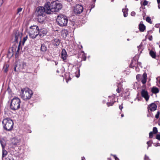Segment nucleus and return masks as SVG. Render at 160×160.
I'll list each match as a JSON object with an SVG mask.
<instances>
[{
  "mask_svg": "<svg viewBox=\"0 0 160 160\" xmlns=\"http://www.w3.org/2000/svg\"><path fill=\"white\" fill-rule=\"evenodd\" d=\"M45 7L48 14H50L51 12H58L62 8V4L58 1H54L51 3L48 2L45 3Z\"/></svg>",
  "mask_w": 160,
  "mask_h": 160,
  "instance_id": "nucleus-1",
  "label": "nucleus"
},
{
  "mask_svg": "<svg viewBox=\"0 0 160 160\" xmlns=\"http://www.w3.org/2000/svg\"><path fill=\"white\" fill-rule=\"evenodd\" d=\"M20 94L22 98L24 100H26L31 98L33 94V92L29 88H25L21 89Z\"/></svg>",
  "mask_w": 160,
  "mask_h": 160,
  "instance_id": "nucleus-2",
  "label": "nucleus"
},
{
  "mask_svg": "<svg viewBox=\"0 0 160 160\" xmlns=\"http://www.w3.org/2000/svg\"><path fill=\"white\" fill-rule=\"evenodd\" d=\"M2 123L4 129L7 131L11 130L13 128V122L9 118H7L4 119L2 121Z\"/></svg>",
  "mask_w": 160,
  "mask_h": 160,
  "instance_id": "nucleus-3",
  "label": "nucleus"
},
{
  "mask_svg": "<svg viewBox=\"0 0 160 160\" xmlns=\"http://www.w3.org/2000/svg\"><path fill=\"white\" fill-rule=\"evenodd\" d=\"M21 103L20 99L18 98H14L11 101L10 108L13 110L15 111L20 108Z\"/></svg>",
  "mask_w": 160,
  "mask_h": 160,
  "instance_id": "nucleus-4",
  "label": "nucleus"
},
{
  "mask_svg": "<svg viewBox=\"0 0 160 160\" xmlns=\"http://www.w3.org/2000/svg\"><path fill=\"white\" fill-rule=\"evenodd\" d=\"M39 27L37 26H33L30 27L28 32L30 37L32 39H35L38 36Z\"/></svg>",
  "mask_w": 160,
  "mask_h": 160,
  "instance_id": "nucleus-5",
  "label": "nucleus"
},
{
  "mask_svg": "<svg viewBox=\"0 0 160 160\" xmlns=\"http://www.w3.org/2000/svg\"><path fill=\"white\" fill-rule=\"evenodd\" d=\"M46 10L45 7V4L44 7H39L37 10L36 13L37 16V17H40L39 18L40 19H42L41 17H43V15H44L46 13L48 14V12L46 11Z\"/></svg>",
  "mask_w": 160,
  "mask_h": 160,
  "instance_id": "nucleus-6",
  "label": "nucleus"
},
{
  "mask_svg": "<svg viewBox=\"0 0 160 160\" xmlns=\"http://www.w3.org/2000/svg\"><path fill=\"white\" fill-rule=\"evenodd\" d=\"M48 32V30L46 28H41L40 29L39 28L38 36L40 38H42L47 35Z\"/></svg>",
  "mask_w": 160,
  "mask_h": 160,
  "instance_id": "nucleus-7",
  "label": "nucleus"
},
{
  "mask_svg": "<svg viewBox=\"0 0 160 160\" xmlns=\"http://www.w3.org/2000/svg\"><path fill=\"white\" fill-rule=\"evenodd\" d=\"M83 10V8L82 5H77L74 8V12L76 14H80Z\"/></svg>",
  "mask_w": 160,
  "mask_h": 160,
  "instance_id": "nucleus-8",
  "label": "nucleus"
},
{
  "mask_svg": "<svg viewBox=\"0 0 160 160\" xmlns=\"http://www.w3.org/2000/svg\"><path fill=\"white\" fill-rule=\"evenodd\" d=\"M15 39L14 41L16 42H18V40L20 39L21 40V38L22 36V33L20 32L18 30L16 31L14 33Z\"/></svg>",
  "mask_w": 160,
  "mask_h": 160,
  "instance_id": "nucleus-9",
  "label": "nucleus"
},
{
  "mask_svg": "<svg viewBox=\"0 0 160 160\" xmlns=\"http://www.w3.org/2000/svg\"><path fill=\"white\" fill-rule=\"evenodd\" d=\"M141 96L144 98L147 101H148L149 96L147 91L145 89H142L141 92Z\"/></svg>",
  "mask_w": 160,
  "mask_h": 160,
  "instance_id": "nucleus-10",
  "label": "nucleus"
},
{
  "mask_svg": "<svg viewBox=\"0 0 160 160\" xmlns=\"http://www.w3.org/2000/svg\"><path fill=\"white\" fill-rule=\"evenodd\" d=\"M21 142V140L20 138L15 137L12 140V144L15 146L20 145Z\"/></svg>",
  "mask_w": 160,
  "mask_h": 160,
  "instance_id": "nucleus-11",
  "label": "nucleus"
},
{
  "mask_svg": "<svg viewBox=\"0 0 160 160\" xmlns=\"http://www.w3.org/2000/svg\"><path fill=\"white\" fill-rule=\"evenodd\" d=\"M157 108V105L154 103H151L148 106V111L150 110L151 112H152L156 110Z\"/></svg>",
  "mask_w": 160,
  "mask_h": 160,
  "instance_id": "nucleus-12",
  "label": "nucleus"
},
{
  "mask_svg": "<svg viewBox=\"0 0 160 160\" xmlns=\"http://www.w3.org/2000/svg\"><path fill=\"white\" fill-rule=\"evenodd\" d=\"M57 23L59 26L63 27L67 25L68 21H56Z\"/></svg>",
  "mask_w": 160,
  "mask_h": 160,
  "instance_id": "nucleus-13",
  "label": "nucleus"
},
{
  "mask_svg": "<svg viewBox=\"0 0 160 160\" xmlns=\"http://www.w3.org/2000/svg\"><path fill=\"white\" fill-rule=\"evenodd\" d=\"M62 58L63 59V61L65 62V60L67 59V53L65 49L62 50L61 53Z\"/></svg>",
  "mask_w": 160,
  "mask_h": 160,
  "instance_id": "nucleus-14",
  "label": "nucleus"
},
{
  "mask_svg": "<svg viewBox=\"0 0 160 160\" xmlns=\"http://www.w3.org/2000/svg\"><path fill=\"white\" fill-rule=\"evenodd\" d=\"M147 74L146 72H144L142 75V78L141 79L142 83L144 84L147 81Z\"/></svg>",
  "mask_w": 160,
  "mask_h": 160,
  "instance_id": "nucleus-15",
  "label": "nucleus"
},
{
  "mask_svg": "<svg viewBox=\"0 0 160 160\" xmlns=\"http://www.w3.org/2000/svg\"><path fill=\"white\" fill-rule=\"evenodd\" d=\"M56 20H68L67 17L61 14L58 16Z\"/></svg>",
  "mask_w": 160,
  "mask_h": 160,
  "instance_id": "nucleus-16",
  "label": "nucleus"
},
{
  "mask_svg": "<svg viewBox=\"0 0 160 160\" xmlns=\"http://www.w3.org/2000/svg\"><path fill=\"white\" fill-rule=\"evenodd\" d=\"M52 44L54 46L57 47L58 46L60 43V41L58 39H55L53 40L52 42Z\"/></svg>",
  "mask_w": 160,
  "mask_h": 160,
  "instance_id": "nucleus-17",
  "label": "nucleus"
},
{
  "mask_svg": "<svg viewBox=\"0 0 160 160\" xmlns=\"http://www.w3.org/2000/svg\"><path fill=\"white\" fill-rule=\"evenodd\" d=\"M145 28V27L142 23V22L141 21L139 25V29L140 31L143 32Z\"/></svg>",
  "mask_w": 160,
  "mask_h": 160,
  "instance_id": "nucleus-18",
  "label": "nucleus"
},
{
  "mask_svg": "<svg viewBox=\"0 0 160 160\" xmlns=\"http://www.w3.org/2000/svg\"><path fill=\"white\" fill-rule=\"evenodd\" d=\"M68 34V31L66 30H62L61 32V35L63 38H65Z\"/></svg>",
  "mask_w": 160,
  "mask_h": 160,
  "instance_id": "nucleus-19",
  "label": "nucleus"
},
{
  "mask_svg": "<svg viewBox=\"0 0 160 160\" xmlns=\"http://www.w3.org/2000/svg\"><path fill=\"white\" fill-rule=\"evenodd\" d=\"M40 49L42 52H45L47 50V47L44 44H42Z\"/></svg>",
  "mask_w": 160,
  "mask_h": 160,
  "instance_id": "nucleus-20",
  "label": "nucleus"
},
{
  "mask_svg": "<svg viewBox=\"0 0 160 160\" xmlns=\"http://www.w3.org/2000/svg\"><path fill=\"white\" fill-rule=\"evenodd\" d=\"M151 91L152 93L154 94L157 93L159 92V89L156 87H153L152 88Z\"/></svg>",
  "mask_w": 160,
  "mask_h": 160,
  "instance_id": "nucleus-21",
  "label": "nucleus"
},
{
  "mask_svg": "<svg viewBox=\"0 0 160 160\" xmlns=\"http://www.w3.org/2000/svg\"><path fill=\"white\" fill-rule=\"evenodd\" d=\"M128 9L125 8L122 9V12L123 13V16L125 17H127L128 15Z\"/></svg>",
  "mask_w": 160,
  "mask_h": 160,
  "instance_id": "nucleus-22",
  "label": "nucleus"
},
{
  "mask_svg": "<svg viewBox=\"0 0 160 160\" xmlns=\"http://www.w3.org/2000/svg\"><path fill=\"white\" fill-rule=\"evenodd\" d=\"M149 54L152 58H156V53L153 51L151 50L149 52Z\"/></svg>",
  "mask_w": 160,
  "mask_h": 160,
  "instance_id": "nucleus-23",
  "label": "nucleus"
},
{
  "mask_svg": "<svg viewBox=\"0 0 160 160\" xmlns=\"http://www.w3.org/2000/svg\"><path fill=\"white\" fill-rule=\"evenodd\" d=\"M8 154V152L4 148L2 149V159H3L4 157H6Z\"/></svg>",
  "mask_w": 160,
  "mask_h": 160,
  "instance_id": "nucleus-24",
  "label": "nucleus"
},
{
  "mask_svg": "<svg viewBox=\"0 0 160 160\" xmlns=\"http://www.w3.org/2000/svg\"><path fill=\"white\" fill-rule=\"evenodd\" d=\"M9 67V65L8 64L6 65L4 67V71L5 72H7L8 71V68Z\"/></svg>",
  "mask_w": 160,
  "mask_h": 160,
  "instance_id": "nucleus-25",
  "label": "nucleus"
},
{
  "mask_svg": "<svg viewBox=\"0 0 160 160\" xmlns=\"http://www.w3.org/2000/svg\"><path fill=\"white\" fill-rule=\"evenodd\" d=\"M152 132L154 134H156L158 132L157 128L156 127H154L153 128Z\"/></svg>",
  "mask_w": 160,
  "mask_h": 160,
  "instance_id": "nucleus-26",
  "label": "nucleus"
},
{
  "mask_svg": "<svg viewBox=\"0 0 160 160\" xmlns=\"http://www.w3.org/2000/svg\"><path fill=\"white\" fill-rule=\"evenodd\" d=\"M28 38V37L27 35L25 37H24L23 38V41H22V45H24V43L25 42V41L27 40Z\"/></svg>",
  "mask_w": 160,
  "mask_h": 160,
  "instance_id": "nucleus-27",
  "label": "nucleus"
},
{
  "mask_svg": "<svg viewBox=\"0 0 160 160\" xmlns=\"http://www.w3.org/2000/svg\"><path fill=\"white\" fill-rule=\"evenodd\" d=\"M21 40H20L19 41V44L18 46V49L17 50V52H19V51L20 49L21 48Z\"/></svg>",
  "mask_w": 160,
  "mask_h": 160,
  "instance_id": "nucleus-28",
  "label": "nucleus"
},
{
  "mask_svg": "<svg viewBox=\"0 0 160 160\" xmlns=\"http://www.w3.org/2000/svg\"><path fill=\"white\" fill-rule=\"evenodd\" d=\"M114 102H115L112 101L110 102H108L107 103V104L108 107H109L110 106H112Z\"/></svg>",
  "mask_w": 160,
  "mask_h": 160,
  "instance_id": "nucleus-29",
  "label": "nucleus"
},
{
  "mask_svg": "<svg viewBox=\"0 0 160 160\" xmlns=\"http://www.w3.org/2000/svg\"><path fill=\"white\" fill-rule=\"evenodd\" d=\"M141 78V75H140V74L137 75L136 76V79L138 81H139L140 80Z\"/></svg>",
  "mask_w": 160,
  "mask_h": 160,
  "instance_id": "nucleus-30",
  "label": "nucleus"
},
{
  "mask_svg": "<svg viewBox=\"0 0 160 160\" xmlns=\"http://www.w3.org/2000/svg\"><path fill=\"white\" fill-rule=\"evenodd\" d=\"M118 87L117 89H116V91L118 93H120L122 90V88L119 87L118 86H117Z\"/></svg>",
  "mask_w": 160,
  "mask_h": 160,
  "instance_id": "nucleus-31",
  "label": "nucleus"
},
{
  "mask_svg": "<svg viewBox=\"0 0 160 160\" xmlns=\"http://www.w3.org/2000/svg\"><path fill=\"white\" fill-rule=\"evenodd\" d=\"M153 132H151L149 133V137L150 138H152L153 137Z\"/></svg>",
  "mask_w": 160,
  "mask_h": 160,
  "instance_id": "nucleus-32",
  "label": "nucleus"
},
{
  "mask_svg": "<svg viewBox=\"0 0 160 160\" xmlns=\"http://www.w3.org/2000/svg\"><path fill=\"white\" fill-rule=\"evenodd\" d=\"M159 115H160V112L159 111H158L157 112V113L155 115V118H156L157 119L159 117Z\"/></svg>",
  "mask_w": 160,
  "mask_h": 160,
  "instance_id": "nucleus-33",
  "label": "nucleus"
},
{
  "mask_svg": "<svg viewBox=\"0 0 160 160\" xmlns=\"http://www.w3.org/2000/svg\"><path fill=\"white\" fill-rule=\"evenodd\" d=\"M0 143L2 147V149L4 148L5 147V144L2 141H0Z\"/></svg>",
  "mask_w": 160,
  "mask_h": 160,
  "instance_id": "nucleus-34",
  "label": "nucleus"
},
{
  "mask_svg": "<svg viewBox=\"0 0 160 160\" xmlns=\"http://www.w3.org/2000/svg\"><path fill=\"white\" fill-rule=\"evenodd\" d=\"M145 16H143V18L144 19H145V18H146V20H151V18L147 16L146 17H145Z\"/></svg>",
  "mask_w": 160,
  "mask_h": 160,
  "instance_id": "nucleus-35",
  "label": "nucleus"
},
{
  "mask_svg": "<svg viewBox=\"0 0 160 160\" xmlns=\"http://www.w3.org/2000/svg\"><path fill=\"white\" fill-rule=\"evenodd\" d=\"M144 160H150V159H149L148 157L146 155H145L144 158Z\"/></svg>",
  "mask_w": 160,
  "mask_h": 160,
  "instance_id": "nucleus-36",
  "label": "nucleus"
},
{
  "mask_svg": "<svg viewBox=\"0 0 160 160\" xmlns=\"http://www.w3.org/2000/svg\"><path fill=\"white\" fill-rule=\"evenodd\" d=\"M148 1L146 0L144 1L142 3V5L144 6L147 5L148 4Z\"/></svg>",
  "mask_w": 160,
  "mask_h": 160,
  "instance_id": "nucleus-37",
  "label": "nucleus"
},
{
  "mask_svg": "<svg viewBox=\"0 0 160 160\" xmlns=\"http://www.w3.org/2000/svg\"><path fill=\"white\" fill-rule=\"evenodd\" d=\"M156 138L159 140H160V135L157 134L156 136Z\"/></svg>",
  "mask_w": 160,
  "mask_h": 160,
  "instance_id": "nucleus-38",
  "label": "nucleus"
},
{
  "mask_svg": "<svg viewBox=\"0 0 160 160\" xmlns=\"http://www.w3.org/2000/svg\"><path fill=\"white\" fill-rule=\"evenodd\" d=\"M123 104L122 103L121 105H119V109L122 111V109L123 107L122 106Z\"/></svg>",
  "mask_w": 160,
  "mask_h": 160,
  "instance_id": "nucleus-39",
  "label": "nucleus"
},
{
  "mask_svg": "<svg viewBox=\"0 0 160 160\" xmlns=\"http://www.w3.org/2000/svg\"><path fill=\"white\" fill-rule=\"evenodd\" d=\"M136 14V13L135 12H131V15L132 16H135Z\"/></svg>",
  "mask_w": 160,
  "mask_h": 160,
  "instance_id": "nucleus-40",
  "label": "nucleus"
},
{
  "mask_svg": "<svg viewBox=\"0 0 160 160\" xmlns=\"http://www.w3.org/2000/svg\"><path fill=\"white\" fill-rule=\"evenodd\" d=\"M157 1L158 3V7L159 8H160V0H157Z\"/></svg>",
  "mask_w": 160,
  "mask_h": 160,
  "instance_id": "nucleus-41",
  "label": "nucleus"
},
{
  "mask_svg": "<svg viewBox=\"0 0 160 160\" xmlns=\"http://www.w3.org/2000/svg\"><path fill=\"white\" fill-rule=\"evenodd\" d=\"M22 10V8H19L17 9V12L18 13L19 12H21Z\"/></svg>",
  "mask_w": 160,
  "mask_h": 160,
  "instance_id": "nucleus-42",
  "label": "nucleus"
},
{
  "mask_svg": "<svg viewBox=\"0 0 160 160\" xmlns=\"http://www.w3.org/2000/svg\"><path fill=\"white\" fill-rule=\"evenodd\" d=\"M82 52L83 53L82 56H84V58L83 59V60H84L85 61L86 59V57L84 55V53L83 51H82Z\"/></svg>",
  "mask_w": 160,
  "mask_h": 160,
  "instance_id": "nucleus-43",
  "label": "nucleus"
},
{
  "mask_svg": "<svg viewBox=\"0 0 160 160\" xmlns=\"http://www.w3.org/2000/svg\"><path fill=\"white\" fill-rule=\"evenodd\" d=\"M150 143V142L149 141H148V142H147V144H148V148H147V149H148V148L149 147H150V146H151V145H150L149 144V143Z\"/></svg>",
  "mask_w": 160,
  "mask_h": 160,
  "instance_id": "nucleus-44",
  "label": "nucleus"
},
{
  "mask_svg": "<svg viewBox=\"0 0 160 160\" xmlns=\"http://www.w3.org/2000/svg\"><path fill=\"white\" fill-rule=\"evenodd\" d=\"M142 47V45L141 44L139 46H138V51L139 50V49H141V48Z\"/></svg>",
  "mask_w": 160,
  "mask_h": 160,
  "instance_id": "nucleus-45",
  "label": "nucleus"
},
{
  "mask_svg": "<svg viewBox=\"0 0 160 160\" xmlns=\"http://www.w3.org/2000/svg\"><path fill=\"white\" fill-rule=\"evenodd\" d=\"M114 157L115 160H119V158H118L117 157H116V156L115 155H114Z\"/></svg>",
  "mask_w": 160,
  "mask_h": 160,
  "instance_id": "nucleus-46",
  "label": "nucleus"
},
{
  "mask_svg": "<svg viewBox=\"0 0 160 160\" xmlns=\"http://www.w3.org/2000/svg\"><path fill=\"white\" fill-rule=\"evenodd\" d=\"M152 36H150L149 37V38H148V39H149V40L151 41V40H152Z\"/></svg>",
  "mask_w": 160,
  "mask_h": 160,
  "instance_id": "nucleus-47",
  "label": "nucleus"
},
{
  "mask_svg": "<svg viewBox=\"0 0 160 160\" xmlns=\"http://www.w3.org/2000/svg\"><path fill=\"white\" fill-rule=\"evenodd\" d=\"M82 160H85V158L84 157H82Z\"/></svg>",
  "mask_w": 160,
  "mask_h": 160,
  "instance_id": "nucleus-48",
  "label": "nucleus"
},
{
  "mask_svg": "<svg viewBox=\"0 0 160 160\" xmlns=\"http://www.w3.org/2000/svg\"><path fill=\"white\" fill-rule=\"evenodd\" d=\"M148 22L150 23H152V21H147Z\"/></svg>",
  "mask_w": 160,
  "mask_h": 160,
  "instance_id": "nucleus-49",
  "label": "nucleus"
},
{
  "mask_svg": "<svg viewBox=\"0 0 160 160\" xmlns=\"http://www.w3.org/2000/svg\"><path fill=\"white\" fill-rule=\"evenodd\" d=\"M79 48H82V45L79 46Z\"/></svg>",
  "mask_w": 160,
  "mask_h": 160,
  "instance_id": "nucleus-50",
  "label": "nucleus"
},
{
  "mask_svg": "<svg viewBox=\"0 0 160 160\" xmlns=\"http://www.w3.org/2000/svg\"><path fill=\"white\" fill-rule=\"evenodd\" d=\"M158 125L160 126V120H159L158 121Z\"/></svg>",
  "mask_w": 160,
  "mask_h": 160,
  "instance_id": "nucleus-51",
  "label": "nucleus"
},
{
  "mask_svg": "<svg viewBox=\"0 0 160 160\" xmlns=\"http://www.w3.org/2000/svg\"><path fill=\"white\" fill-rule=\"evenodd\" d=\"M141 64V63L140 62H138V64L139 65V66H140Z\"/></svg>",
  "mask_w": 160,
  "mask_h": 160,
  "instance_id": "nucleus-52",
  "label": "nucleus"
},
{
  "mask_svg": "<svg viewBox=\"0 0 160 160\" xmlns=\"http://www.w3.org/2000/svg\"><path fill=\"white\" fill-rule=\"evenodd\" d=\"M66 1L68 2H70L72 1V0H65Z\"/></svg>",
  "mask_w": 160,
  "mask_h": 160,
  "instance_id": "nucleus-53",
  "label": "nucleus"
},
{
  "mask_svg": "<svg viewBox=\"0 0 160 160\" xmlns=\"http://www.w3.org/2000/svg\"><path fill=\"white\" fill-rule=\"evenodd\" d=\"M55 62V65H57L58 64V62Z\"/></svg>",
  "mask_w": 160,
  "mask_h": 160,
  "instance_id": "nucleus-54",
  "label": "nucleus"
},
{
  "mask_svg": "<svg viewBox=\"0 0 160 160\" xmlns=\"http://www.w3.org/2000/svg\"><path fill=\"white\" fill-rule=\"evenodd\" d=\"M44 21H39V22H40V23H42Z\"/></svg>",
  "mask_w": 160,
  "mask_h": 160,
  "instance_id": "nucleus-55",
  "label": "nucleus"
},
{
  "mask_svg": "<svg viewBox=\"0 0 160 160\" xmlns=\"http://www.w3.org/2000/svg\"><path fill=\"white\" fill-rule=\"evenodd\" d=\"M124 117V115H123V114H122L121 115V117Z\"/></svg>",
  "mask_w": 160,
  "mask_h": 160,
  "instance_id": "nucleus-56",
  "label": "nucleus"
},
{
  "mask_svg": "<svg viewBox=\"0 0 160 160\" xmlns=\"http://www.w3.org/2000/svg\"><path fill=\"white\" fill-rule=\"evenodd\" d=\"M16 69V68H14V70L15 71Z\"/></svg>",
  "mask_w": 160,
  "mask_h": 160,
  "instance_id": "nucleus-57",
  "label": "nucleus"
},
{
  "mask_svg": "<svg viewBox=\"0 0 160 160\" xmlns=\"http://www.w3.org/2000/svg\"><path fill=\"white\" fill-rule=\"evenodd\" d=\"M57 72H59V71H58V70H57Z\"/></svg>",
  "mask_w": 160,
  "mask_h": 160,
  "instance_id": "nucleus-58",
  "label": "nucleus"
},
{
  "mask_svg": "<svg viewBox=\"0 0 160 160\" xmlns=\"http://www.w3.org/2000/svg\"><path fill=\"white\" fill-rule=\"evenodd\" d=\"M159 32H160V28H159Z\"/></svg>",
  "mask_w": 160,
  "mask_h": 160,
  "instance_id": "nucleus-59",
  "label": "nucleus"
},
{
  "mask_svg": "<svg viewBox=\"0 0 160 160\" xmlns=\"http://www.w3.org/2000/svg\"><path fill=\"white\" fill-rule=\"evenodd\" d=\"M158 146V145H155V146Z\"/></svg>",
  "mask_w": 160,
  "mask_h": 160,
  "instance_id": "nucleus-60",
  "label": "nucleus"
},
{
  "mask_svg": "<svg viewBox=\"0 0 160 160\" xmlns=\"http://www.w3.org/2000/svg\"><path fill=\"white\" fill-rule=\"evenodd\" d=\"M127 40L128 41V40H129V39H128Z\"/></svg>",
  "mask_w": 160,
  "mask_h": 160,
  "instance_id": "nucleus-61",
  "label": "nucleus"
}]
</instances>
